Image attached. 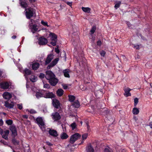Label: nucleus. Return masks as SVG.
<instances>
[{"label": "nucleus", "mask_w": 152, "mask_h": 152, "mask_svg": "<svg viewBox=\"0 0 152 152\" xmlns=\"http://www.w3.org/2000/svg\"><path fill=\"white\" fill-rule=\"evenodd\" d=\"M43 83L44 84V88H50V86L49 84H45L43 81Z\"/></svg>", "instance_id": "58836bf2"}, {"label": "nucleus", "mask_w": 152, "mask_h": 152, "mask_svg": "<svg viewBox=\"0 0 152 152\" xmlns=\"http://www.w3.org/2000/svg\"><path fill=\"white\" fill-rule=\"evenodd\" d=\"M3 134V130L0 128V134L2 135Z\"/></svg>", "instance_id": "13d9d810"}, {"label": "nucleus", "mask_w": 152, "mask_h": 152, "mask_svg": "<svg viewBox=\"0 0 152 152\" xmlns=\"http://www.w3.org/2000/svg\"><path fill=\"white\" fill-rule=\"evenodd\" d=\"M45 77L49 80L50 83L52 86H55L58 82V80L55 77V75L51 71H48L46 72Z\"/></svg>", "instance_id": "f257e3e1"}, {"label": "nucleus", "mask_w": 152, "mask_h": 152, "mask_svg": "<svg viewBox=\"0 0 152 152\" xmlns=\"http://www.w3.org/2000/svg\"><path fill=\"white\" fill-rule=\"evenodd\" d=\"M86 152H94V150L92 147L91 145H89L86 147Z\"/></svg>", "instance_id": "5701e85b"}, {"label": "nucleus", "mask_w": 152, "mask_h": 152, "mask_svg": "<svg viewBox=\"0 0 152 152\" xmlns=\"http://www.w3.org/2000/svg\"><path fill=\"white\" fill-rule=\"evenodd\" d=\"M16 37V36L15 35L13 36L12 37V38L13 39H15Z\"/></svg>", "instance_id": "69168bd1"}, {"label": "nucleus", "mask_w": 152, "mask_h": 152, "mask_svg": "<svg viewBox=\"0 0 152 152\" xmlns=\"http://www.w3.org/2000/svg\"><path fill=\"white\" fill-rule=\"evenodd\" d=\"M56 93L58 96H61L63 94L64 91L61 89H59L57 91Z\"/></svg>", "instance_id": "cd10ccee"}, {"label": "nucleus", "mask_w": 152, "mask_h": 152, "mask_svg": "<svg viewBox=\"0 0 152 152\" xmlns=\"http://www.w3.org/2000/svg\"><path fill=\"white\" fill-rule=\"evenodd\" d=\"M69 101L71 102H73L75 99V97L72 95H69Z\"/></svg>", "instance_id": "473e14b6"}, {"label": "nucleus", "mask_w": 152, "mask_h": 152, "mask_svg": "<svg viewBox=\"0 0 152 152\" xmlns=\"http://www.w3.org/2000/svg\"><path fill=\"white\" fill-rule=\"evenodd\" d=\"M52 118L54 121H57L61 118V116L57 112H55L52 113Z\"/></svg>", "instance_id": "9d476101"}, {"label": "nucleus", "mask_w": 152, "mask_h": 152, "mask_svg": "<svg viewBox=\"0 0 152 152\" xmlns=\"http://www.w3.org/2000/svg\"><path fill=\"white\" fill-rule=\"evenodd\" d=\"M17 106L18 108L20 110H21L23 108L22 104H17Z\"/></svg>", "instance_id": "a18cd8bd"}, {"label": "nucleus", "mask_w": 152, "mask_h": 152, "mask_svg": "<svg viewBox=\"0 0 152 152\" xmlns=\"http://www.w3.org/2000/svg\"><path fill=\"white\" fill-rule=\"evenodd\" d=\"M12 142L15 145H18L19 144V141L16 140L15 139H12Z\"/></svg>", "instance_id": "c9c22d12"}, {"label": "nucleus", "mask_w": 152, "mask_h": 152, "mask_svg": "<svg viewBox=\"0 0 152 152\" xmlns=\"http://www.w3.org/2000/svg\"><path fill=\"white\" fill-rule=\"evenodd\" d=\"M88 134L87 133H85L82 135V141L81 142V143L83 142V140H85L88 137Z\"/></svg>", "instance_id": "2f4dec72"}, {"label": "nucleus", "mask_w": 152, "mask_h": 152, "mask_svg": "<svg viewBox=\"0 0 152 152\" xmlns=\"http://www.w3.org/2000/svg\"><path fill=\"white\" fill-rule=\"evenodd\" d=\"M86 125L87 126V129L88 130H89L90 129L89 126H88V124L87 123H86Z\"/></svg>", "instance_id": "680f3d73"}, {"label": "nucleus", "mask_w": 152, "mask_h": 152, "mask_svg": "<svg viewBox=\"0 0 152 152\" xmlns=\"http://www.w3.org/2000/svg\"><path fill=\"white\" fill-rule=\"evenodd\" d=\"M59 60V58H57L54 59L47 66V69H50L51 67H53L56 65Z\"/></svg>", "instance_id": "0eeeda50"}, {"label": "nucleus", "mask_w": 152, "mask_h": 152, "mask_svg": "<svg viewBox=\"0 0 152 152\" xmlns=\"http://www.w3.org/2000/svg\"><path fill=\"white\" fill-rule=\"evenodd\" d=\"M138 102V99L137 98H136L134 99V106L136 107Z\"/></svg>", "instance_id": "a19ab883"}, {"label": "nucleus", "mask_w": 152, "mask_h": 152, "mask_svg": "<svg viewBox=\"0 0 152 152\" xmlns=\"http://www.w3.org/2000/svg\"><path fill=\"white\" fill-rule=\"evenodd\" d=\"M126 24L129 28H130L131 27V26H132L130 22H127Z\"/></svg>", "instance_id": "6e6d98bb"}, {"label": "nucleus", "mask_w": 152, "mask_h": 152, "mask_svg": "<svg viewBox=\"0 0 152 152\" xmlns=\"http://www.w3.org/2000/svg\"><path fill=\"white\" fill-rule=\"evenodd\" d=\"M48 42L47 39L44 37H40L38 39V43L40 45H46Z\"/></svg>", "instance_id": "39448f33"}, {"label": "nucleus", "mask_w": 152, "mask_h": 152, "mask_svg": "<svg viewBox=\"0 0 152 152\" xmlns=\"http://www.w3.org/2000/svg\"><path fill=\"white\" fill-rule=\"evenodd\" d=\"M54 56V55L53 54H50L48 56L45 61V65H47L51 62V60L53 58Z\"/></svg>", "instance_id": "1a4fd4ad"}, {"label": "nucleus", "mask_w": 152, "mask_h": 152, "mask_svg": "<svg viewBox=\"0 0 152 152\" xmlns=\"http://www.w3.org/2000/svg\"><path fill=\"white\" fill-rule=\"evenodd\" d=\"M98 93L102 94V93L101 91L99 90L97 91L96 92H95V94L96 96L97 97H99L98 96L97 94Z\"/></svg>", "instance_id": "49530a36"}, {"label": "nucleus", "mask_w": 152, "mask_h": 152, "mask_svg": "<svg viewBox=\"0 0 152 152\" xmlns=\"http://www.w3.org/2000/svg\"><path fill=\"white\" fill-rule=\"evenodd\" d=\"M125 93L124 94V95L126 97L131 96V94L130 93V91L131 90L129 88H126L124 89Z\"/></svg>", "instance_id": "4468645a"}, {"label": "nucleus", "mask_w": 152, "mask_h": 152, "mask_svg": "<svg viewBox=\"0 0 152 152\" xmlns=\"http://www.w3.org/2000/svg\"><path fill=\"white\" fill-rule=\"evenodd\" d=\"M10 85V83H8L7 82H4L0 84L1 88L3 89H7L8 88Z\"/></svg>", "instance_id": "6e6552de"}, {"label": "nucleus", "mask_w": 152, "mask_h": 152, "mask_svg": "<svg viewBox=\"0 0 152 152\" xmlns=\"http://www.w3.org/2000/svg\"><path fill=\"white\" fill-rule=\"evenodd\" d=\"M29 1L31 3L34 2L35 1V0H29Z\"/></svg>", "instance_id": "0e129e2a"}, {"label": "nucleus", "mask_w": 152, "mask_h": 152, "mask_svg": "<svg viewBox=\"0 0 152 152\" xmlns=\"http://www.w3.org/2000/svg\"><path fill=\"white\" fill-rule=\"evenodd\" d=\"M6 123L8 125H11L12 124V120L10 119L7 120L6 121Z\"/></svg>", "instance_id": "e433bc0d"}, {"label": "nucleus", "mask_w": 152, "mask_h": 152, "mask_svg": "<svg viewBox=\"0 0 152 152\" xmlns=\"http://www.w3.org/2000/svg\"><path fill=\"white\" fill-rule=\"evenodd\" d=\"M50 35L51 36L50 39L52 41L56 40L57 36L55 34L53 33H51L50 34Z\"/></svg>", "instance_id": "c85d7f7f"}, {"label": "nucleus", "mask_w": 152, "mask_h": 152, "mask_svg": "<svg viewBox=\"0 0 152 152\" xmlns=\"http://www.w3.org/2000/svg\"><path fill=\"white\" fill-rule=\"evenodd\" d=\"M80 137V135L78 133H76L71 136L69 140V142L70 143L72 144Z\"/></svg>", "instance_id": "7ed1b4c3"}, {"label": "nucleus", "mask_w": 152, "mask_h": 152, "mask_svg": "<svg viewBox=\"0 0 152 152\" xmlns=\"http://www.w3.org/2000/svg\"><path fill=\"white\" fill-rule=\"evenodd\" d=\"M70 72V70L69 69H65L63 70V73L65 77L69 78L70 76L69 73Z\"/></svg>", "instance_id": "aec40b11"}, {"label": "nucleus", "mask_w": 152, "mask_h": 152, "mask_svg": "<svg viewBox=\"0 0 152 152\" xmlns=\"http://www.w3.org/2000/svg\"><path fill=\"white\" fill-rule=\"evenodd\" d=\"M76 126V124L75 123H73L71 125V126L72 128V130L74 129Z\"/></svg>", "instance_id": "4c0bfd02"}, {"label": "nucleus", "mask_w": 152, "mask_h": 152, "mask_svg": "<svg viewBox=\"0 0 152 152\" xmlns=\"http://www.w3.org/2000/svg\"><path fill=\"white\" fill-rule=\"evenodd\" d=\"M14 104V103L9 101H7L5 102V107L10 109L13 108Z\"/></svg>", "instance_id": "423d86ee"}, {"label": "nucleus", "mask_w": 152, "mask_h": 152, "mask_svg": "<svg viewBox=\"0 0 152 152\" xmlns=\"http://www.w3.org/2000/svg\"><path fill=\"white\" fill-rule=\"evenodd\" d=\"M53 106L56 108H58L59 106V101L56 99H54L53 100Z\"/></svg>", "instance_id": "6ab92c4d"}, {"label": "nucleus", "mask_w": 152, "mask_h": 152, "mask_svg": "<svg viewBox=\"0 0 152 152\" xmlns=\"http://www.w3.org/2000/svg\"><path fill=\"white\" fill-rule=\"evenodd\" d=\"M3 124V121L2 119H0V126H2Z\"/></svg>", "instance_id": "5fc2aeb1"}, {"label": "nucleus", "mask_w": 152, "mask_h": 152, "mask_svg": "<svg viewBox=\"0 0 152 152\" xmlns=\"http://www.w3.org/2000/svg\"><path fill=\"white\" fill-rule=\"evenodd\" d=\"M96 28L95 26H93L90 30L91 34H93L96 30Z\"/></svg>", "instance_id": "72a5a7b5"}, {"label": "nucleus", "mask_w": 152, "mask_h": 152, "mask_svg": "<svg viewBox=\"0 0 152 152\" xmlns=\"http://www.w3.org/2000/svg\"><path fill=\"white\" fill-rule=\"evenodd\" d=\"M121 4V2L120 1H118L115 4L114 7L116 9L119 7Z\"/></svg>", "instance_id": "f704fd0d"}, {"label": "nucleus", "mask_w": 152, "mask_h": 152, "mask_svg": "<svg viewBox=\"0 0 152 152\" xmlns=\"http://www.w3.org/2000/svg\"><path fill=\"white\" fill-rule=\"evenodd\" d=\"M62 86L64 89H66L68 88L67 86L66 85L63 84Z\"/></svg>", "instance_id": "603ef678"}, {"label": "nucleus", "mask_w": 152, "mask_h": 152, "mask_svg": "<svg viewBox=\"0 0 152 152\" xmlns=\"http://www.w3.org/2000/svg\"><path fill=\"white\" fill-rule=\"evenodd\" d=\"M10 129L12 132V136L15 137L17 134V132L16 128L15 126H12L10 127Z\"/></svg>", "instance_id": "9b49d317"}, {"label": "nucleus", "mask_w": 152, "mask_h": 152, "mask_svg": "<svg viewBox=\"0 0 152 152\" xmlns=\"http://www.w3.org/2000/svg\"><path fill=\"white\" fill-rule=\"evenodd\" d=\"M104 152H111L110 148L108 147H106L104 149Z\"/></svg>", "instance_id": "37998d69"}, {"label": "nucleus", "mask_w": 152, "mask_h": 152, "mask_svg": "<svg viewBox=\"0 0 152 152\" xmlns=\"http://www.w3.org/2000/svg\"><path fill=\"white\" fill-rule=\"evenodd\" d=\"M41 23L42 24L45 26H47L48 27L49 26L48 25L47 22H45L43 20H42L41 22Z\"/></svg>", "instance_id": "79ce46f5"}, {"label": "nucleus", "mask_w": 152, "mask_h": 152, "mask_svg": "<svg viewBox=\"0 0 152 152\" xmlns=\"http://www.w3.org/2000/svg\"><path fill=\"white\" fill-rule=\"evenodd\" d=\"M82 9L83 12L87 13H90L91 10V9L88 7H82Z\"/></svg>", "instance_id": "a878e982"}, {"label": "nucleus", "mask_w": 152, "mask_h": 152, "mask_svg": "<svg viewBox=\"0 0 152 152\" xmlns=\"http://www.w3.org/2000/svg\"><path fill=\"white\" fill-rule=\"evenodd\" d=\"M139 111V109L136 107L133 108L132 110V113L134 115H137L138 114Z\"/></svg>", "instance_id": "c756f323"}, {"label": "nucleus", "mask_w": 152, "mask_h": 152, "mask_svg": "<svg viewBox=\"0 0 152 152\" xmlns=\"http://www.w3.org/2000/svg\"><path fill=\"white\" fill-rule=\"evenodd\" d=\"M44 97L47 98H52L54 97L55 95L53 93L49 92H44Z\"/></svg>", "instance_id": "f8f14e48"}, {"label": "nucleus", "mask_w": 152, "mask_h": 152, "mask_svg": "<svg viewBox=\"0 0 152 152\" xmlns=\"http://www.w3.org/2000/svg\"><path fill=\"white\" fill-rule=\"evenodd\" d=\"M20 4L22 7L26 9L28 7V4L26 3V0H19Z\"/></svg>", "instance_id": "dca6fc26"}, {"label": "nucleus", "mask_w": 152, "mask_h": 152, "mask_svg": "<svg viewBox=\"0 0 152 152\" xmlns=\"http://www.w3.org/2000/svg\"><path fill=\"white\" fill-rule=\"evenodd\" d=\"M25 12L26 17L28 19L33 17L35 13L34 9L31 7L26 9Z\"/></svg>", "instance_id": "f03ea898"}, {"label": "nucleus", "mask_w": 152, "mask_h": 152, "mask_svg": "<svg viewBox=\"0 0 152 152\" xmlns=\"http://www.w3.org/2000/svg\"><path fill=\"white\" fill-rule=\"evenodd\" d=\"M65 2L66 3V4L68 5H69L70 6H71L72 5V2H69L68 1H67V2L66 1Z\"/></svg>", "instance_id": "864d4df0"}, {"label": "nucleus", "mask_w": 152, "mask_h": 152, "mask_svg": "<svg viewBox=\"0 0 152 152\" xmlns=\"http://www.w3.org/2000/svg\"><path fill=\"white\" fill-rule=\"evenodd\" d=\"M37 123L40 127H42L44 126V122L42 118L38 117L36 119Z\"/></svg>", "instance_id": "20e7f679"}, {"label": "nucleus", "mask_w": 152, "mask_h": 152, "mask_svg": "<svg viewBox=\"0 0 152 152\" xmlns=\"http://www.w3.org/2000/svg\"><path fill=\"white\" fill-rule=\"evenodd\" d=\"M39 77L40 78L42 79L44 77L45 75L44 74L41 73L40 74Z\"/></svg>", "instance_id": "09e8293b"}, {"label": "nucleus", "mask_w": 152, "mask_h": 152, "mask_svg": "<svg viewBox=\"0 0 152 152\" xmlns=\"http://www.w3.org/2000/svg\"><path fill=\"white\" fill-rule=\"evenodd\" d=\"M24 72L25 73L24 76H25L26 79L27 80L28 78L26 77L27 75L31 74V71L30 70L28 69L27 68H25L24 70Z\"/></svg>", "instance_id": "a211bd4d"}, {"label": "nucleus", "mask_w": 152, "mask_h": 152, "mask_svg": "<svg viewBox=\"0 0 152 152\" xmlns=\"http://www.w3.org/2000/svg\"><path fill=\"white\" fill-rule=\"evenodd\" d=\"M102 44V42L100 40H99L97 42V44L98 45H100Z\"/></svg>", "instance_id": "3c124183"}, {"label": "nucleus", "mask_w": 152, "mask_h": 152, "mask_svg": "<svg viewBox=\"0 0 152 152\" xmlns=\"http://www.w3.org/2000/svg\"><path fill=\"white\" fill-rule=\"evenodd\" d=\"M55 51L57 53H58L59 52V50L58 48H56L55 49Z\"/></svg>", "instance_id": "4d7b16f0"}, {"label": "nucleus", "mask_w": 152, "mask_h": 152, "mask_svg": "<svg viewBox=\"0 0 152 152\" xmlns=\"http://www.w3.org/2000/svg\"><path fill=\"white\" fill-rule=\"evenodd\" d=\"M105 53L104 51H102L100 53L101 56H104L105 55Z\"/></svg>", "instance_id": "8fccbe9b"}, {"label": "nucleus", "mask_w": 152, "mask_h": 152, "mask_svg": "<svg viewBox=\"0 0 152 152\" xmlns=\"http://www.w3.org/2000/svg\"><path fill=\"white\" fill-rule=\"evenodd\" d=\"M46 142L47 143V145H48L49 146H50L52 145V144L49 142Z\"/></svg>", "instance_id": "bf43d9fd"}, {"label": "nucleus", "mask_w": 152, "mask_h": 152, "mask_svg": "<svg viewBox=\"0 0 152 152\" xmlns=\"http://www.w3.org/2000/svg\"><path fill=\"white\" fill-rule=\"evenodd\" d=\"M30 80L31 81L33 82L36 81L37 80V77L34 75H32L30 78Z\"/></svg>", "instance_id": "7c9ffc66"}, {"label": "nucleus", "mask_w": 152, "mask_h": 152, "mask_svg": "<svg viewBox=\"0 0 152 152\" xmlns=\"http://www.w3.org/2000/svg\"><path fill=\"white\" fill-rule=\"evenodd\" d=\"M2 74V71H0V76H1Z\"/></svg>", "instance_id": "338daca9"}, {"label": "nucleus", "mask_w": 152, "mask_h": 152, "mask_svg": "<svg viewBox=\"0 0 152 152\" xmlns=\"http://www.w3.org/2000/svg\"><path fill=\"white\" fill-rule=\"evenodd\" d=\"M68 136L66 133L62 132L60 135V137L62 139H66L68 137Z\"/></svg>", "instance_id": "b1692460"}, {"label": "nucleus", "mask_w": 152, "mask_h": 152, "mask_svg": "<svg viewBox=\"0 0 152 152\" xmlns=\"http://www.w3.org/2000/svg\"><path fill=\"white\" fill-rule=\"evenodd\" d=\"M49 132L50 135L54 137H57L58 135L57 132L54 130H50Z\"/></svg>", "instance_id": "4be33fe9"}, {"label": "nucleus", "mask_w": 152, "mask_h": 152, "mask_svg": "<svg viewBox=\"0 0 152 152\" xmlns=\"http://www.w3.org/2000/svg\"><path fill=\"white\" fill-rule=\"evenodd\" d=\"M39 66V64L38 63L35 62L32 64V68L33 70H36L38 69Z\"/></svg>", "instance_id": "412c9836"}, {"label": "nucleus", "mask_w": 152, "mask_h": 152, "mask_svg": "<svg viewBox=\"0 0 152 152\" xmlns=\"http://www.w3.org/2000/svg\"><path fill=\"white\" fill-rule=\"evenodd\" d=\"M135 118V121H136V120H137V118Z\"/></svg>", "instance_id": "774afa93"}, {"label": "nucleus", "mask_w": 152, "mask_h": 152, "mask_svg": "<svg viewBox=\"0 0 152 152\" xmlns=\"http://www.w3.org/2000/svg\"><path fill=\"white\" fill-rule=\"evenodd\" d=\"M132 46L136 49H139V46L138 45H135L134 44L132 45Z\"/></svg>", "instance_id": "c03bdc74"}, {"label": "nucleus", "mask_w": 152, "mask_h": 152, "mask_svg": "<svg viewBox=\"0 0 152 152\" xmlns=\"http://www.w3.org/2000/svg\"><path fill=\"white\" fill-rule=\"evenodd\" d=\"M72 105L75 108H78L80 106L79 102L78 100L74 102L72 104Z\"/></svg>", "instance_id": "393cba45"}, {"label": "nucleus", "mask_w": 152, "mask_h": 152, "mask_svg": "<svg viewBox=\"0 0 152 152\" xmlns=\"http://www.w3.org/2000/svg\"><path fill=\"white\" fill-rule=\"evenodd\" d=\"M149 126H150V128L152 129V122H151L150 123Z\"/></svg>", "instance_id": "e2e57ef3"}, {"label": "nucleus", "mask_w": 152, "mask_h": 152, "mask_svg": "<svg viewBox=\"0 0 152 152\" xmlns=\"http://www.w3.org/2000/svg\"><path fill=\"white\" fill-rule=\"evenodd\" d=\"M27 111H28L31 114H34L36 113V112L33 109H31L30 110H27Z\"/></svg>", "instance_id": "ea45409f"}, {"label": "nucleus", "mask_w": 152, "mask_h": 152, "mask_svg": "<svg viewBox=\"0 0 152 152\" xmlns=\"http://www.w3.org/2000/svg\"><path fill=\"white\" fill-rule=\"evenodd\" d=\"M23 117L25 118H27L28 117V116L26 115H23Z\"/></svg>", "instance_id": "052dcab7"}, {"label": "nucleus", "mask_w": 152, "mask_h": 152, "mask_svg": "<svg viewBox=\"0 0 152 152\" xmlns=\"http://www.w3.org/2000/svg\"><path fill=\"white\" fill-rule=\"evenodd\" d=\"M4 99H9L12 97V94L8 92H5L3 95Z\"/></svg>", "instance_id": "2eb2a0df"}, {"label": "nucleus", "mask_w": 152, "mask_h": 152, "mask_svg": "<svg viewBox=\"0 0 152 152\" xmlns=\"http://www.w3.org/2000/svg\"><path fill=\"white\" fill-rule=\"evenodd\" d=\"M51 42L50 44L53 46H55L56 44V40L53 41Z\"/></svg>", "instance_id": "de8ad7c7"}, {"label": "nucleus", "mask_w": 152, "mask_h": 152, "mask_svg": "<svg viewBox=\"0 0 152 152\" xmlns=\"http://www.w3.org/2000/svg\"><path fill=\"white\" fill-rule=\"evenodd\" d=\"M45 91H37L36 93V96L37 98H39L41 97H44Z\"/></svg>", "instance_id": "ddd939ff"}, {"label": "nucleus", "mask_w": 152, "mask_h": 152, "mask_svg": "<svg viewBox=\"0 0 152 152\" xmlns=\"http://www.w3.org/2000/svg\"><path fill=\"white\" fill-rule=\"evenodd\" d=\"M9 133V130H7L3 132V134L1 135L2 137L6 140H8V137Z\"/></svg>", "instance_id": "f3484780"}, {"label": "nucleus", "mask_w": 152, "mask_h": 152, "mask_svg": "<svg viewBox=\"0 0 152 152\" xmlns=\"http://www.w3.org/2000/svg\"><path fill=\"white\" fill-rule=\"evenodd\" d=\"M38 29V28H37V26L34 24L32 26V27L31 28V32L33 33H34L35 32L37 31Z\"/></svg>", "instance_id": "bb28decb"}]
</instances>
